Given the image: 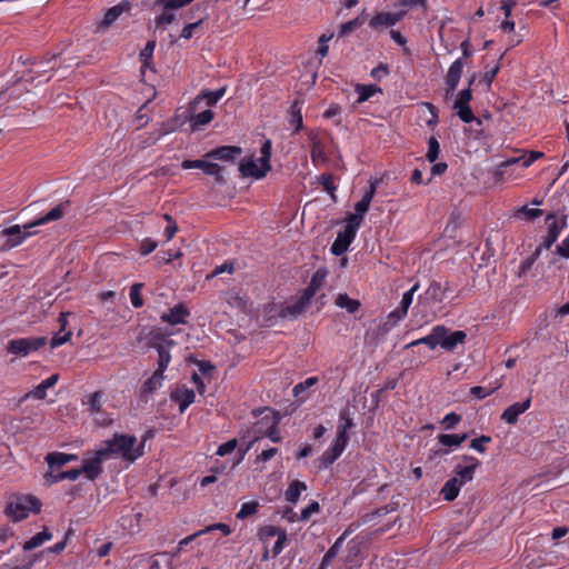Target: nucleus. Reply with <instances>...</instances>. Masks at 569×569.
Returning a JSON list of instances; mask_svg holds the SVG:
<instances>
[{"label": "nucleus", "instance_id": "1", "mask_svg": "<svg viewBox=\"0 0 569 569\" xmlns=\"http://www.w3.org/2000/svg\"><path fill=\"white\" fill-rule=\"evenodd\" d=\"M66 209L67 203H59L44 216L24 224L22 228L19 224H14L1 230L0 238H6L1 243V249L8 250L21 244L27 238L37 233V231L31 229L61 219L64 216Z\"/></svg>", "mask_w": 569, "mask_h": 569}, {"label": "nucleus", "instance_id": "2", "mask_svg": "<svg viewBox=\"0 0 569 569\" xmlns=\"http://www.w3.org/2000/svg\"><path fill=\"white\" fill-rule=\"evenodd\" d=\"M137 438L130 435L116 433L112 439L104 441V447L100 448L106 452L107 460L112 457H120L126 461L133 462L143 453L144 441L136 447Z\"/></svg>", "mask_w": 569, "mask_h": 569}, {"label": "nucleus", "instance_id": "3", "mask_svg": "<svg viewBox=\"0 0 569 569\" xmlns=\"http://www.w3.org/2000/svg\"><path fill=\"white\" fill-rule=\"evenodd\" d=\"M327 270L326 269H318L311 277V280L308 284V287L302 291L301 296L298 298V300L288 305L286 307H282L279 316L281 318H297L299 315H301L306 308L309 306L311 299L317 293V291L322 287L326 278H327Z\"/></svg>", "mask_w": 569, "mask_h": 569}, {"label": "nucleus", "instance_id": "4", "mask_svg": "<svg viewBox=\"0 0 569 569\" xmlns=\"http://www.w3.org/2000/svg\"><path fill=\"white\" fill-rule=\"evenodd\" d=\"M272 143L267 139L260 148V158L256 160L253 156L243 158L239 163V171L243 177L261 179L270 171Z\"/></svg>", "mask_w": 569, "mask_h": 569}, {"label": "nucleus", "instance_id": "5", "mask_svg": "<svg viewBox=\"0 0 569 569\" xmlns=\"http://www.w3.org/2000/svg\"><path fill=\"white\" fill-rule=\"evenodd\" d=\"M41 501L33 496L14 497L6 507L4 513L14 522L26 519L29 512L39 513Z\"/></svg>", "mask_w": 569, "mask_h": 569}, {"label": "nucleus", "instance_id": "6", "mask_svg": "<svg viewBox=\"0 0 569 569\" xmlns=\"http://www.w3.org/2000/svg\"><path fill=\"white\" fill-rule=\"evenodd\" d=\"M47 342L48 339L46 337L11 339L8 341L6 350L16 357L24 358L44 347Z\"/></svg>", "mask_w": 569, "mask_h": 569}, {"label": "nucleus", "instance_id": "7", "mask_svg": "<svg viewBox=\"0 0 569 569\" xmlns=\"http://www.w3.org/2000/svg\"><path fill=\"white\" fill-rule=\"evenodd\" d=\"M545 223L547 226V234L543 237L542 242L539 246H542V249L548 250L557 241L561 230L567 227V216L549 213L545 219Z\"/></svg>", "mask_w": 569, "mask_h": 569}, {"label": "nucleus", "instance_id": "8", "mask_svg": "<svg viewBox=\"0 0 569 569\" xmlns=\"http://www.w3.org/2000/svg\"><path fill=\"white\" fill-rule=\"evenodd\" d=\"M406 13L405 10L398 12L378 11L368 20V26L372 31L381 33L401 21Z\"/></svg>", "mask_w": 569, "mask_h": 569}, {"label": "nucleus", "instance_id": "9", "mask_svg": "<svg viewBox=\"0 0 569 569\" xmlns=\"http://www.w3.org/2000/svg\"><path fill=\"white\" fill-rule=\"evenodd\" d=\"M173 345L172 340H164L162 335L158 330H152L150 332V340L149 346L151 348L157 349L158 351V369L157 371H160L163 373V371L167 369L168 365L171 361V356L168 350V346Z\"/></svg>", "mask_w": 569, "mask_h": 569}, {"label": "nucleus", "instance_id": "10", "mask_svg": "<svg viewBox=\"0 0 569 569\" xmlns=\"http://www.w3.org/2000/svg\"><path fill=\"white\" fill-rule=\"evenodd\" d=\"M363 546H365V538L361 536H356L352 538L348 543L346 548V552L342 557L343 566L340 569H351L353 567H357L360 565L363 556Z\"/></svg>", "mask_w": 569, "mask_h": 569}, {"label": "nucleus", "instance_id": "11", "mask_svg": "<svg viewBox=\"0 0 569 569\" xmlns=\"http://www.w3.org/2000/svg\"><path fill=\"white\" fill-rule=\"evenodd\" d=\"M323 134L325 133L320 130H311L308 133V138L311 144L310 158L315 166L325 163L328 160Z\"/></svg>", "mask_w": 569, "mask_h": 569}, {"label": "nucleus", "instance_id": "12", "mask_svg": "<svg viewBox=\"0 0 569 569\" xmlns=\"http://www.w3.org/2000/svg\"><path fill=\"white\" fill-rule=\"evenodd\" d=\"M358 228L357 223H350L347 221L343 230L338 232L337 238L331 246V252L335 256H341L348 250L350 243L356 237Z\"/></svg>", "mask_w": 569, "mask_h": 569}, {"label": "nucleus", "instance_id": "13", "mask_svg": "<svg viewBox=\"0 0 569 569\" xmlns=\"http://www.w3.org/2000/svg\"><path fill=\"white\" fill-rule=\"evenodd\" d=\"M472 99L471 89L467 88L461 90L458 93V97L453 103V109L457 111L458 117L463 121L465 123H470L476 120V117L469 106L470 100ZM478 123H480V120H478Z\"/></svg>", "mask_w": 569, "mask_h": 569}, {"label": "nucleus", "instance_id": "14", "mask_svg": "<svg viewBox=\"0 0 569 569\" xmlns=\"http://www.w3.org/2000/svg\"><path fill=\"white\" fill-rule=\"evenodd\" d=\"M376 193V182H371L369 189L365 192L361 200L355 204V213L351 214L347 221L350 223H357L360 227L365 213L369 210L372 198Z\"/></svg>", "mask_w": 569, "mask_h": 569}, {"label": "nucleus", "instance_id": "15", "mask_svg": "<svg viewBox=\"0 0 569 569\" xmlns=\"http://www.w3.org/2000/svg\"><path fill=\"white\" fill-rule=\"evenodd\" d=\"M107 460L106 452L100 449L97 450L93 458L86 459L83 461V466L80 469L81 473L83 472L89 480L97 479L102 472L101 463Z\"/></svg>", "mask_w": 569, "mask_h": 569}, {"label": "nucleus", "instance_id": "16", "mask_svg": "<svg viewBox=\"0 0 569 569\" xmlns=\"http://www.w3.org/2000/svg\"><path fill=\"white\" fill-rule=\"evenodd\" d=\"M463 460L468 462L466 466L458 465L455 470L453 477H458V482L463 486L465 483L471 481L473 479V473L476 469L480 466V461L475 457L465 456Z\"/></svg>", "mask_w": 569, "mask_h": 569}, {"label": "nucleus", "instance_id": "17", "mask_svg": "<svg viewBox=\"0 0 569 569\" xmlns=\"http://www.w3.org/2000/svg\"><path fill=\"white\" fill-rule=\"evenodd\" d=\"M59 380V375L53 373L43 381H41L37 387L27 392L21 399L20 403L26 401L28 398H33L37 400H43L47 397V390L52 388Z\"/></svg>", "mask_w": 569, "mask_h": 569}, {"label": "nucleus", "instance_id": "18", "mask_svg": "<svg viewBox=\"0 0 569 569\" xmlns=\"http://www.w3.org/2000/svg\"><path fill=\"white\" fill-rule=\"evenodd\" d=\"M531 406V397L521 402H515L509 406L501 415V420L508 425H515L521 413L526 412Z\"/></svg>", "mask_w": 569, "mask_h": 569}, {"label": "nucleus", "instance_id": "19", "mask_svg": "<svg viewBox=\"0 0 569 569\" xmlns=\"http://www.w3.org/2000/svg\"><path fill=\"white\" fill-rule=\"evenodd\" d=\"M131 10V3L129 0H123L120 3L108 9L103 19L101 20L100 28H109L122 13H128Z\"/></svg>", "mask_w": 569, "mask_h": 569}, {"label": "nucleus", "instance_id": "20", "mask_svg": "<svg viewBox=\"0 0 569 569\" xmlns=\"http://www.w3.org/2000/svg\"><path fill=\"white\" fill-rule=\"evenodd\" d=\"M467 338V335L462 330H457L450 332L445 326H443V332L441 333L440 338V347L445 350L451 351L453 350L458 345H462Z\"/></svg>", "mask_w": 569, "mask_h": 569}, {"label": "nucleus", "instance_id": "21", "mask_svg": "<svg viewBox=\"0 0 569 569\" xmlns=\"http://www.w3.org/2000/svg\"><path fill=\"white\" fill-rule=\"evenodd\" d=\"M190 316L189 310L186 308L183 303L176 305L168 312L161 315L160 319L163 322H168L170 325H180L187 323V318Z\"/></svg>", "mask_w": 569, "mask_h": 569}, {"label": "nucleus", "instance_id": "22", "mask_svg": "<svg viewBox=\"0 0 569 569\" xmlns=\"http://www.w3.org/2000/svg\"><path fill=\"white\" fill-rule=\"evenodd\" d=\"M242 149L237 146H222L207 152L206 157L222 161H232L240 156Z\"/></svg>", "mask_w": 569, "mask_h": 569}, {"label": "nucleus", "instance_id": "23", "mask_svg": "<svg viewBox=\"0 0 569 569\" xmlns=\"http://www.w3.org/2000/svg\"><path fill=\"white\" fill-rule=\"evenodd\" d=\"M542 157H543L542 152H540V151H531L527 156L525 154V156H521V157L508 159V160H506V161L500 163L499 170L497 171V174L502 176L503 174V171H502L503 168L513 166L516 163H520L522 168H528L537 159L542 158Z\"/></svg>", "mask_w": 569, "mask_h": 569}, {"label": "nucleus", "instance_id": "24", "mask_svg": "<svg viewBox=\"0 0 569 569\" xmlns=\"http://www.w3.org/2000/svg\"><path fill=\"white\" fill-rule=\"evenodd\" d=\"M102 397L103 395L100 391H96L88 397V410L92 416L98 417L102 413ZM96 420L100 425H109L111 422V419L107 417L96 418Z\"/></svg>", "mask_w": 569, "mask_h": 569}, {"label": "nucleus", "instance_id": "25", "mask_svg": "<svg viewBox=\"0 0 569 569\" xmlns=\"http://www.w3.org/2000/svg\"><path fill=\"white\" fill-rule=\"evenodd\" d=\"M171 399L179 405V411L182 413L191 403L194 402L196 395L193 390L181 387L171 393Z\"/></svg>", "mask_w": 569, "mask_h": 569}, {"label": "nucleus", "instance_id": "26", "mask_svg": "<svg viewBox=\"0 0 569 569\" xmlns=\"http://www.w3.org/2000/svg\"><path fill=\"white\" fill-rule=\"evenodd\" d=\"M443 332V326H436L432 328L431 332L420 339L411 341L405 348H411L418 345H427L430 349H435L437 346H440L441 333Z\"/></svg>", "mask_w": 569, "mask_h": 569}, {"label": "nucleus", "instance_id": "27", "mask_svg": "<svg viewBox=\"0 0 569 569\" xmlns=\"http://www.w3.org/2000/svg\"><path fill=\"white\" fill-rule=\"evenodd\" d=\"M226 93V87L216 91L203 90L192 101L191 109L194 110L201 100H206L208 107L214 106Z\"/></svg>", "mask_w": 569, "mask_h": 569}, {"label": "nucleus", "instance_id": "28", "mask_svg": "<svg viewBox=\"0 0 569 569\" xmlns=\"http://www.w3.org/2000/svg\"><path fill=\"white\" fill-rule=\"evenodd\" d=\"M462 69H463L462 59H457L449 67V70H448L447 77H446L448 92L456 90V88L459 83L461 73H462Z\"/></svg>", "mask_w": 569, "mask_h": 569}, {"label": "nucleus", "instance_id": "29", "mask_svg": "<svg viewBox=\"0 0 569 569\" xmlns=\"http://www.w3.org/2000/svg\"><path fill=\"white\" fill-rule=\"evenodd\" d=\"M54 60L56 59L52 58V59L48 60L47 62H42V61H34V62H32L31 63V69L29 71V73L30 74H34L37 78L43 77L47 72H49L50 70L54 69L56 63H52V66L47 68V66L50 64L51 62H53ZM22 79L26 82H32L34 80V77L33 76L23 74Z\"/></svg>", "mask_w": 569, "mask_h": 569}, {"label": "nucleus", "instance_id": "30", "mask_svg": "<svg viewBox=\"0 0 569 569\" xmlns=\"http://www.w3.org/2000/svg\"><path fill=\"white\" fill-rule=\"evenodd\" d=\"M174 555L169 552H159L153 555L148 563L149 569H172Z\"/></svg>", "mask_w": 569, "mask_h": 569}, {"label": "nucleus", "instance_id": "31", "mask_svg": "<svg viewBox=\"0 0 569 569\" xmlns=\"http://www.w3.org/2000/svg\"><path fill=\"white\" fill-rule=\"evenodd\" d=\"M78 457L72 453L64 452H51L46 456V461L49 465L50 469L60 468L67 465L70 461L76 460Z\"/></svg>", "mask_w": 569, "mask_h": 569}, {"label": "nucleus", "instance_id": "32", "mask_svg": "<svg viewBox=\"0 0 569 569\" xmlns=\"http://www.w3.org/2000/svg\"><path fill=\"white\" fill-rule=\"evenodd\" d=\"M347 536V531L340 536L335 543L329 548V550L325 553L320 568L319 569H327L331 563L332 560L339 555L340 549L342 547V542Z\"/></svg>", "mask_w": 569, "mask_h": 569}, {"label": "nucleus", "instance_id": "33", "mask_svg": "<svg viewBox=\"0 0 569 569\" xmlns=\"http://www.w3.org/2000/svg\"><path fill=\"white\" fill-rule=\"evenodd\" d=\"M461 487L462 486L458 482V477H452L446 481L440 493L446 501H452L458 497Z\"/></svg>", "mask_w": 569, "mask_h": 569}, {"label": "nucleus", "instance_id": "34", "mask_svg": "<svg viewBox=\"0 0 569 569\" xmlns=\"http://www.w3.org/2000/svg\"><path fill=\"white\" fill-rule=\"evenodd\" d=\"M448 284L442 287L438 281H432L426 290V296L435 302H442L446 299Z\"/></svg>", "mask_w": 569, "mask_h": 569}, {"label": "nucleus", "instance_id": "35", "mask_svg": "<svg viewBox=\"0 0 569 569\" xmlns=\"http://www.w3.org/2000/svg\"><path fill=\"white\" fill-rule=\"evenodd\" d=\"M307 490V485L303 481H292L286 490V500L290 503H297L302 491Z\"/></svg>", "mask_w": 569, "mask_h": 569}, {"label": "nucleus", "instance_id": "36", "mask_svg": "<svg viewBox=\"0 0 569 569\" xmlns=\"http://www.w3.org/2000/svg\"><path fill=\"white\" fill-rule=\"evenodd\" d=\"M335 303L339 308L346 309L349 313L357 312L361 306L359 300L350 298L347 293H339Z\"/></svg>", "mask_w": 569, "mask_h": 569}, {"label": "nucleus", "instance_id": "37", "mask_svg": "<svg viewBox=\"0 0 569 569\" xmlns=\"http://www.w3.org/2000/svg\"><path fill=\"white\" fill-rule=\"evenodd\" d=\"M213 112L210 109L201 111L190 118L191 127L193 130H201L204 126L210 123L213 119Z\"/></svg>", "mask_w": 569, "mask_h": 569}, {"label": "nucleus", "instance_id": "38", "mask_svg": "<svg viewBox=\"0 0 569 569\" xmlns=\"http://www.w3.org/2000/svg\"><path fill=\"white\" fill-rule=\"evenodd\" d=\"M366 13L365 11H362V13L357 18L347 21L340 26L339 36L345 37L350 34L351 32L360 28L366 22Z\"/></svg>", "mask_w": 569, "mask_h": 569}, {"label": "nucleus", "instance_id": "39", "mask_svg": "<svg viewBox=\"0 0 569 569\" xmlns=\"http://www.w3.org/2000/svg\"><path fill=\"white\" fill-rule=\"evenodd\" d=\"M51 538H52V535L48 531L47 528H44L41 532H38L31 539L27 540L23 543V550L29 551V550L36 549L39 546H41L44 541H48Z\"/></svg>", "mask_w": 569, "mask_h": 569}, {"label": "nucleus", "instance_id": "40", "mask_svg": "<svg viewBox=\"0 0 569 569\" xmlns=\"http://www.w3.org/2000/svg\"><path fill=\"white\" fill-rule=\"evenodd\" d=\"M355 90L358 93V103H362L369 100L375 93L381 92V89L376 84H357Z\"/></svg>", "mask_w": 569, "mask_h": 569}, {"label": "nucleus", "instance_id": "41", "mask_svg": "<svg viewBox=\"0 0 569 569\" xmlns=\"http://www.w3.org/2000/svg\"><path fill=\"white\" fill-rule=\"evenodd\" d=\"M81 475V470L79 469H71V470H68V471H62V472H59V473H56L53 475L52 472H49L46 475V479L47 481H49L50 483H57V482H60L64 479H69V480H77L79 478V476Z\"/></svg>", "mask_w": 569, "mask_h": 569}, {"label": "nucleus", "instance_id": "42", "mask_svg": "<svg viewBox=\"0 0 569 569\" xmlns=\"http://www.w3.org/2000/svg\"><path fill=\"white\" fill-rule=\"evenodd\" d=\"M290 124L295 126L296 132L303 128V120L301 114V103L296 100L290 108Z\"/></svg>", "mask_w": 569, "mask_h": 569}, {"label": "nucleus", "instance_id": "43", "mask_svg": "<svg viewBox=\"0 0 569 569\" xmlns=\"http://www.w3.org/2000/svg\"><path fill=\"white\" fill-rule=\"evenodd\" d=\"M163 378V373L156 370L153 375L143 383L142 392L152 393L158 390L162 386Z\"/></svg>", "mask_w": 569, "mask_h": 569}, {"label": "nucleus", "instance_id": "44", "mask_svg": "<svg viewBox=\"0 0 569 569\" xmlns=\"http://www.w3.org/2000/svg\"><path fill=\"white\" fill-rule=\"evenodd\" d=\"M468 438L467 433L453 435V433H441L438 436V441L447 447H459Z\"/></svg>", "mask_w": 569, "mask_h": 569}, {"label": "nucleus", "instance_id": "45", "mask_svg": "<svg viewBox=\"0 0 569 569\" xmlns=\"http://www.w3.org/2000/svg\"><path fill=\"white\" fill-rule=\"evenodd\" d=\"M340 457V455H338V452H336V450H333L331 447H329L317 460L318 462V468L319 469H326L328 468L330 465H332L338 458Z\"/></svg>", "mask_w": 569, "mask_h": 569}, {"label": "nucleus", "instance_id": "46", "mask_svg": "<svg viewBox=\"0 0 569 569\" xmlns=\"http://www.w3.org/2000/svg\"><path fill=\"white\" fill-rule=\"evenodd\" d=\"M542 251V246H538L531 256L526 258L519 267V276H527L536 260L539 258Z\"/></svg>", "mask_w": 569, "mask_h": 569}, {"label": "nucleus", "instance_id": "47", "mask_svg": "<svg viewBox=\"0 0 569 569\" xmlns=\"http://www.w3.org/2000/svg\"><path fill=\"white\" fill-rule=\"evenodd\" d=\"M174 10L163 9V11L154 18V23L157 28H166L176 21Z\"/></svg>", "mask_w": 569, "mask_h": 569}, {"label": "nucleus", "instance_id": "48", "mask_svg": "<svg viewBox=\"0 0 569 569\" xmlns=\"http://www.w3.org/2000/svg\"><path fill=\"white\" fill-rule=\"evenodd\" d=\"M142 288H143V284L140 282L133 283L130 288V293H129L130 301L134 308H140L143 306V299H142V295H141Z\"/></svg>", "mask_w": 569, "mask_h": 569}, {"label": "nucleus", "instance_id": "49", "mask_svg": "<svg viewBox=\"0 0 569 569\" xmlns=\"http://www.w3.org/2000/svg\"><path fill=\"white\" fill-rule=\"evenodd\" d=\"M193 0H157L156 4L162 7V9L178 10L180 8L189 6Z\"/></svg>", "mask_w": 569, "mask_h": 569}, {"label": "nucleus", "instance_id": "50", "mask_svg": "<svg viewBox=\"0 0 569 569\" xmlns=\"http://www.w3.org/2000/svg\"><path fill=\"white\" fill-rule=\"evenodd\" d=\"M283 529L274 526H264L259 530L260 540L267 543L271 538L277 537Z\"/></svg>", "mask_w": 569, "mask_h": 569}, {"label": "nucleus", "instance_id": "51", "mask_svg": "<svg viewBox=\"0 0 569 569\" xmlns=\"http://www.w3.org/2000/svg\"><path fill=\"white\" fill-rule=\"evenodd\" d=\"M154 47H156L154 41H148L146 43L144 48L140 51V60L142 62V67H141L142 70L149 66V63L152 59Z\"/></svg>", "mask_w": 569, "mask_h": 569}, {"label": "nucleus", "instance_id": "52", "mask_svg": "<svg viewBox=\"0 0 569 569\" xmlns=\"http://www.w3.org/2000/svg\"><path fill=\"white\" fill-rule=\"evenodd\" d=\"M440 152V144L435 137H430L428 140V152L426 158L429 162H435L438 159Z\"/></svg>", "mask_w": 569, "mask_h": 569}, {"label": "nucleus", "instance_id": "53", "mask_svg": "<svg viewBox=\"0 0 569 569\" xmlns=\"http://www.w3.org/2000/svg\"><path fill=\"white\" fill-rule=\"evenodd\" d=\"M203 172L206 174L213 176L218 183H224V178L221 174V167L219 164L207 161Z\"/></svg>", "mask_w": 569, "mask_h": 569}, {"label": "nucleus", "instance_id": "54", "mask_svg": "<svg viewBox=\"0 0 569 569\" xmlns=\"http://www.w3.org/2000/svg\"><path fill=\"white\" fill-rule=\"evenodd\" d=\"M258 507H259V505L256 501H249V502L242 503L240 510L237 512V518L238 519L248 518L249 516L257 512Z\"/></svg>", "mask_w": 569, "mask_h": 569}, {"label": "nucleus", "instance_id": "55", "mask_svg": "<svg viewBox=\"0 0 569 569\" xmlns=\"http://www.w3.org/2000/svg\"><path fill=\"white\" fill-rule=\"evenodd\" d=\"M348 441H349V436L348 435H343V431L342 432H337L336 438H335V440H333V442L331 443L330 447L333 450H336V452H338V455L341 456V453L343 452V450L347 447Z\"/></svg>", "mask_w": 569, "mask_h": 569}, {"label": "nucleus", "instance_id": "56", "mask_svg": "<svg viewBox=\"0 0 569 569\" xmlns=\"http://www.w3.org/2000/svg\"><path fill=\"white\" fill-rule=\"evenodd\" d=\"M348 441H349V436L348 435H343V431L342 432H337L336 438H335V440H333V442L331 443L330 447L333 450H336V452H338V455L341 456V453L343 452V450L347 447Z\"/></svg>", "mask_w": 569, "mask_h": 569}, {"label": "nucleus", "instance_id": "57", "mask_svg": "<svg viewBox=\"0 0 569 569\" xmlns=\"http://www.w3.org/2000/svg\"><path fill=\"white\" fill-rule=\"evenodd\" d=\"M353 427V421L349 417L348 410H342L340 412V423L338 425L337 432H342L343 435H348V430Z\"/></svg>", "mask_w": 569, "mask_h": 569}, {"label": "nucleus", "instance_id": "58", "mask_svg": "<svg viewBox=\"0 0 569 569\" xmlns=\"http://www.w3.org/2000/svg\"><path fill=\"white\" fill-rule=\"evenodd\" d=\"M418 289H419V283L416 282L408 291H406L403 293L401 302H400V307L402 308V312L403 311H408L410 305L412 303L413 295H415V292Z\"/></svg>", "mask_w": 569, "mask_h": 569}, {"label": "nucleus", "instance_id": "59", "mask_svg": "<svg viewBox=\"0 0 569 569\" xmlns=\"http://www.w3.org/2000/svg\"><path fill=\"white\" fill-rule=\"evenodd\" d=\"M228 298L227 301L231 307L238 308L240 310H244L247 307L246 300L239 296L236 291H229L227 293Z\"/></svg>", "mask_w": 569, "mask_h": 569}, {"label": "nucleus", "instance_id": "60", "mask_svg": "<svg viewBox=\"0 0 569 569\" xmlns=\"http://www.w3.org/2000/svg\"><path fill=\"white\" fill-rule=\"evenodd\" d=\"M318 181L322 186L323 190H326L330 194H333L337 188L335 186L333 176L331 173H325L319 176Z\"/></svg>", "mask_w": 569, "mask_h": 569}, {"label": "nucleus", "instance_id": "61", "mask_svg": "<svg viewBox=\"0 0 569 569\" xmlns=\"http://www.w3.org/2000/svg\"><path fill=\"white\" fill-rule=\"evenodd\" d=\"M72 336V331L69 330V331H61L59 330L51 339L50 341V347L52 349L66 343L67 341H69V339L71 338Z\"/></svg>", "mask_w": 569, "mask_h": 569}, {"label": "nucleus", "instance_id": "62", "mask_svg": "<svg viewBox=\"0 0 569 569\" xmlns=\"http://www.w3.org/2000/svg\"><path fill=\"white\" fill-rule=\"evenodd\" d=\"M319 511H320L319 502L312 501L305 509L301 510L299 520L308 521L313 513H318Z\"/></svg>", "mask_w": 569, "mask_h": 569}, {"label": "nucleus", "instance_id": "63", "mask_svg": "<svg viewBox=\"0 0 569 569\" xmlns=\"http://www.w3.org/2000/svg\"><path fill=\"white\" fill-rule=\"evenodd\" d=\"M202 22H203V20H202V19H200V20H198V21H196V22L188 23V24L182 29L180 37H181L182 39H186V40L191 39V38L194 36L196 31L201 27Z\"/></svg>", "mask_w": 569, "mask_h": 569}, {"label": "nucleus", "instance_id": "64", "mask_svg": "<svg viewBox=\"0 0 569 569\" xmlns=\"http://www.w3.org/2000/svg\"><path fill=\"white\" fill-rule=\"evenodd\" d=\"M163 219L168 222V226L164 229V236L167 238V241H169L174 237L176 232L178 231V226L169 213H164Z\"/></svg>", "mask_w": 569, "mask_h": 569}]
</instances>
